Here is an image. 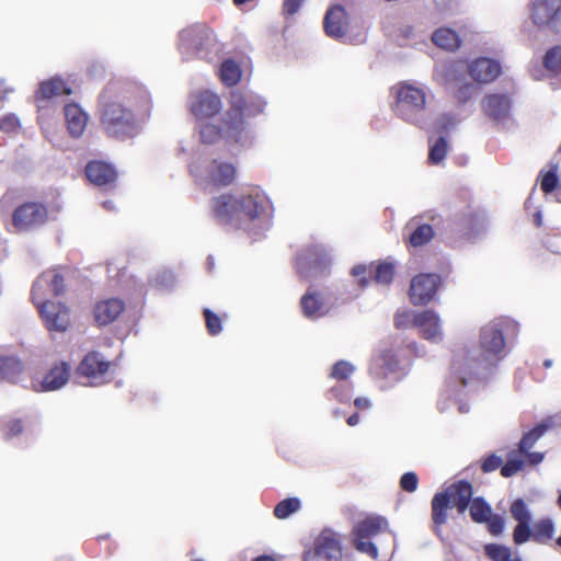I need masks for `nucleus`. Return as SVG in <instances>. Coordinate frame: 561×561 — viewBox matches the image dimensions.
Listing matches in <instances>:
<instances>
[{
    "instance_id": "nucleus-41",
    "label": "nucleus",
    "mask_w": 561,
    "mask_h": 561,
    "mask_svg": "<svg viewBox=\"0 0 561 561\" xmlns=\"http://www.w3.org/2000/svg\"><path fill=\"white\" fill-rule=\"evenodd\" d=\"M352 275L357 279L362 288L374 282V262L370 264H359L352 268Z\"/></svg>"
},
{
    "instance_id": "nucleus-52",
    "label": "nucleus",
    "mask_w": 561,
    "mask_h": 561,
    "mask_svg": "<svg viewBox=\"0 0 561 561\" xmlns=\"http://www.w3.org/2000/svg\"><path fill=\"white\" fill-rule=\"evenodd\" d=\"M413 316L408 310H399L394 313L393 322L397 329H407L412 325Z\"/></svg>"
},
{
    "instance_id": "nucleus-50",
    "label": "nucleus",
    "mask_w": 561,
    "mask_h": 561,
    "mask_svg": "<svg viewBox=\"0 0 561 561\" xmlns=\"http://www.w3.org/2000/svg\"><path fill=\"white\" fill-rule=\"evenodd\" d=\"M503 463V459L495 454L488 455L481 461V470L483 473H489L495 471L496 469H501Z\"/></svg>"
},
{
    "instance_id": "nucleus-2",
    "label": "nucleus",
    "mask_w": 561,
    "mask_h": 561,
    "mask_svg": "<svg viewBox=\"0 0 561 561\" xmlns=\"http://www.w3.org/2000/svg\"><path fill=\"white\" fill-rule=\"evenodd\" d=\"M210 207L218 225L247 231L256 220L270 216V202L259 191L239 195L221 194L211 199Z\"/></svg>"
},
{
    "instance_id": "nucleus-3",
    "label": "nucleus",
    "mask_w": 561,
    "mask_h": 561,
    "mask_svg": "<svg viewBox=\"0 0 561 561\" xmlns=\"http://www.w3.org/2000/svg\"><path fill=\"white\" fill-rule=\"evenodd\" d=\"M505 356L503 330L497 323H489L480 331L478 354L454 362L456 378L466 386L480 368L495 366Z\"/></svg>"
},
{
    "instance_id": "nucleus-34",
    "label": "nucleus",
    "mask_w": 561,
    "mask_h": 561,
    "mask_svg": "<svg viewBox=\"0 0 561 561\" xmlns=\"http://www.w3.org/2000/svg\"><path fill=\"white\" fill-rule=\"evenodd\" d=\"M22 371V364L14 357H0V380L14 381Z\"/></svg>"
},
{
    "instance_id": "nucleus-40",
    "label": "nucleus",
    "mask_w": 561,
    "mask_h": 561,
    "mask_svg": "<svg viewBox=\"0 0 561 561\" xmlns=\"http://www.w3.org/2000/svg\"><path fill=\"white\" fill-rule=\"evenodd\" d=\"M201 140L204 144L211 145L220 139L221 136H225L222 128V121L220 122V126H216L214 124H205L201 127L199 130Z\"/></svg>"
},
{
    "instance_id": "nucleus-14",
    "label": "nucleus",
    "mask_w": 561,
    "mask_h": 561,
    "mask_svg": "<svg viewBox=\"0 0 561 561\" xmlns=\"http://www.w3.org/2000/svg\"><path fill=\"white\" fill-rule=\"evenodd\" d=\"M45 328L49 332H66L71 324L70 309L61 302L38 300L35 305Z\"/></svg>"
},
{
    "instance_id": "nucleus-5",
    "label": "nucleus",
    "mask_w": 561,
    "mask_h": 561,
    "mask_svg": "<svg viewBox=\"0 0 561 561\" xmlns=\"http://www.w3.org/2000/svg\"><path fill=\"white\" fill-rule=\"evenodd\" d=\"M265 102L256 95L234 92L230 107L222 117V128L227 140L239 142L247 134L245 118L254 117L264 111Z\"/></svg>"
},
{
    "instance_id": "nucleus-42",
    "label": "nucleus",
    "mask_w": 561,
    "mask_h": 561,
    "mask_svg": "<svg viewBox=\"0 0 561 561\" xmlns=\"http://www.w3.org/2000/svg\"><path fill=\"white\" fill-rule=\"evenodd\" d=\"M300 508V501L297 497H288L280 501L274 507V515L278 519L287 518L293 513L297 512Z\"/></svg>"
},
{
    "instance_id": "nucleus-62",
    "label": "nucleus",
    "mask_w": 561,
    "mask_h": 561,
    "mask_svg": "<svg viewBox=\"0 0 561 561\" xmlns=\"http://www.w3.org/2000/svg\"><path fill=\"white\" fill-rule=\"evenodd\" d=\"M535 220H536V224H537L538 227L541 226V215H540V213L536 214Z\"/></svg>"
},
{
    "instance_id": "nucleus-6",
    "label": "nucleus",
    "mask_w": 561,
    "mask_h": 561,
    "mask_svg": "<svg viewBox=\"0 0 561 561\" xmlns=\"http://www.w3.org/2000/svg\"><path fill=\"white\" fill-rule=\"evenodd\" d=\"M389 530L388 520L381 516H367L358 522L352 530V542L356 551L367 554L371 559L378 558L377 546L373 539L379 534Z\"/></svg>"
},
{
    "instance_id": "nucleus-32",
    "label": "nucleus",
    "mask_w": 561,
    "mask_h": 561,
    "mask_svg": "<svg viewBox=\"0 0 561 561\" xmlns=\"http://www.w3.org/2000/svg\"><path fill=\"white\" fill-rule=\"evenodd\" d=\"M450 502L448 496L437 492L431 501V516L433 522V531L438 534L440 527L447 523Z\"/></svg>"
},
{
    "instance_id": "nucleus-20",
    "label": "nucleus",
    "mask_w": 561,
    "mask_h": 561,
    "mask_svg": "<svg viewBox=\"0 0 561 561\" xmlns=\"http://www.w3.org/2000/svg\"><path fill=\"white\" fill-rule=\"evenodd\" d=\"M323 28L329 37L345 36L348 28V16L344 7L335 4L328 9L323 19Z\"/></svg>"
},
{
    "instance_id": "nucleus-8",
    "label": "nucleus",
    "mask_w": 561,
    "mask_h": 561,
    "mask_svg": "<svg viewBox=\"0 0 561 561\" xmlns=\"http://www.w3.org/2000/svg\"><path fill=\"white\" fill-rule=\"evenodd\" d=\"M216 45L213 30L204 23H197L182 30L179 35V47L183 54L205 58Z\"/></svg>"
},
{
    "instance_id": "nucleus-51",
    "label": "nucleus",
    "mask_w": 561,
    "mask_h": 561,
    "mask_svg": "<svg viewBox=\"0 0 561 561\" xmlns=\"http://www.w3.org/2000/svg\"><path fill=\"white\" fill-rule=\"evenodd\" d=\"M419 485V478L416 473L410 471L405 472L400 478V488L409 493L414 492Z\"/></svg>"
},
{
    "instance_id": "nucleus-22",
    "label": "nucleus",
    "mask_w": 561,
    "mask_h": 561,
    "mask_svg": "<svg viewBox=\"0 0 561 561\" xmlns=\"http://www.w3.org/2000/svg\"><path fill=\"white\" fill-rule=\"evenodd\" d=\"M481 106L489 118L500 122L510 115L512 100L510 95L504 93H490L483 98Z\"/></svg>"
},
{
    "instance_id": "nucleus-46",
    "label": "nucleus",
    "mask_w": 561,
    "mask_h": 561,
    "mask_svg": "<svg viewBox=\"0 0 561 561\" xmlns=\"http://www.w3.org/2000/svg\"><path fill=\"white\" fill-rule=\"evenodd\" d=\"M484 551L492 561H507L511 549L499 543H489L484 547Z\"/></svg>"
},
{
    "instance_id": "nucleus-17",
    "label": "nucleus",
    "mask_w": 561,
    "mask_h": 561,
    "mask_svg": "<svg viewBox=\"0 0 561 561\" xmlns=\"http://www.w3.org/2000/svg\"><path fill=\"white\" fill-rule=\"evenodd\" d=\"M471 519L477 524H485L492 536H500L504 531L505 520L499 514H493L491 505L482 496L473 497L468 506Z\"/></svg>"
},
{
    "instance_id": "nucleus-56",
    "label": "nucleus",
    "mask_w": 561,
    "mask_h": 561,
    "mask_svg": "<svg viewBox=\"0 0 561 561\" xmlns=\"http://www.w3.org/2000/svg\"><path fill=\"white\" fill-rule=\"evenodd\" d=\"M522 454L525 455L527 462L533 466H536L543 460L542 453H537V451L531 453L528 450V451L522 453Z\"/></svg>"
},
{
    "instance_id": "nucleus-4",
    "label": "nucleus",
    "mask_w": 561,
    "mask_h": 561,
    "mask_svg": "<svg viewBox=\"0 0 561 561\" xmlns=\"http://www.w3.org/2000/svg\"><path fill=\"white\" fill-rule=\"evenodd\" d=\"M512 517L517 522L513 530V542L520 546L531 540L538 545H547L554 537L556 527L551 518L537 520L531 527L530 511L523 499H516L510 506Z\"/></svg>"
},
{
    "instance_id": "nucleus-54",
    "label": "nucleus",
    "mask_w": 561,
    "mask_h": 561,
    "mask_svg": "<svg viewBox=\"0 0 561 561\" xmlns=\"http://www.w3.org/2000/svg\"><path fill=\"white\" fill-rule=\"evenodd\" d=\"M305 0H284L282 5V13L285 18L296 14Z\"/></svg>"
},
{
    "instance_id": "nucleus-39",
    "label": "nucleus",
    "mask_w": 561,
    "mask_h": 561,
    "mask_svg": "<svg viewBox=\"0 0 561 561\" xmlns=\"http://www.w3.org/2000/svg\"><path fill=\"white\" fill-rule=\"evenodd\" d=\"M540 188L545 194H550L559 186L558 165H551L547 172H540Z\"/></svg>"
},
{
    "instance_id": "nucleus-21",
    "label": "nucleus",
    "mask_w": 561,
    "mask_h": 561,
    "mask_svg": "<svg viewBox=\"0 0 561 561\" xmlns=\"http://www.w3.org/2000/svg\"><path fill=\"white\" fill-rule=\"evenodd\" d=\"M501 72V65L488 57L477 58L468 66L469 76L478 83H491Z\"/></svg>"
},
{
    "instance_id": "nucleus-45",
    "label": "nucleus",
    "mask_w": 561,
    "mask_h": 561,
    "mask_svg": "<svg viewBox=\"0 0 561 561\" xmlns=\"http://www.w3.org/2000/svg\"><path fill=\"white\" fill-rule=\"evenodd\" d=\"M352 386L347 383H341L335 387H332L327 392V398L329 400H336L339 402L345 403L348 402L352 398Z\"/></svg>"
},
{
    "instance_id": "nucleus-60",
    "label": "nucleus",
    "mask_w": 561,
    "mask_h": 561,
    "mask_svg": "<svg viewBox=\"0 0 561 561\" xmlns=\"http://www.w3.org/2000/svg\"><path fill=\"white\" fill-rule=\"evenodd\" d=\"M252 561H276V560L272 556L263 554V556H259V557L254 558Z\"/></svg>"
},
{
    "instance_id": "nucleus-55",
    "label": "nucleus",
    "mask_w": 561,
    "mask_h": 561,
    "mask_svg": "<svg viewBox=\"0 0 561 561\" xmlns=\"http://www.w3.org/2000/svg\"><path fill=\"white\" fill-rule=\"evenodd\" d=\"M472 90H473V85L471 83L462 84L455 92V98L460 103H466V102H468L470 100L471 94H472Z\"/></svg>"
},
{
    "instance_id": "nucleus-63",
    "label": "nucleus",
    "mask_w": 561,
    "mask_h": 561,
    "mask_svg": "<svg viewBox=\"0 0 561 561\" xmlns=\"http://www.w3.org/2000/svg\"><path fill=\"white\" fill-rule=\"evenodd\" d=\"M543 366H545L546 368L551 367V366H552V360H551V359H546V360L543 362Z\"/></svg>"
},
{
    "instance_id": "nucleus-35",
    "label": "nucleus",
    "mask_w": 561,
    "mask_h": 561,
    "mask_svg": "<svg viewBox=\"0 0 561 561\" xmlns=\"http://www.w3.org/2000/svg\"><path fill=\"white\" fill-rule=\"evenodd\" d=\"M220 79L227 87L236 85L241 79L239 65L232 59L225 60L220 67Z\"/></svg>"
},
{
    "instance_id": "nucleus-31",
    "label": "nucleus",
    "mask_w": 561,
    "mask_h": 561,
    "mask_svg": "<svg viewBox=\"0 0 561 561\" xmlns=\"http://www.w3.org/2000/svg\"><path fill=\"white\" fill-rule=\"evenodd\" d=\"M71 88L61 78H50L42 81L37 91L35 92L36 101H48L56 96L70 95Z\"/></svg>"
},
{
    "instance_id": "nucleus-38",
    "label": "nucleus",
    "mask_w": 561,
    "mask_h": 561,
    "mask_svg": "<svg viewBox=\"0 0 561 561\" xmlns=\"http://www.w3.org/2000/svg\"><path fill=\"white\" fill-rule=\"evenodd\" d=\"M548 425L541 423L535 426L529 432L525 433L518 444V451L526 453L535 445V443L545 434Z\"/></svg>"
},
{
    "instance_id": "nucleus-29",
    "label": "nucleus",
    "mask_w": 561,
    "mask_h": 561,
    "mask_svg": "<svg viewBox=\"0 0 561 561\" xmlns=\"http://www.w3.org/2000/svg\"><path fill=\"white\" fill-rule=\"evenodd\" d=\"M64 115L69 135L72 138L81 137L88 125V114L77 103H68L64 107Z\"/></svg>"
},
{
    "instance_id": "nucleus-9",
    "label": "nucleus",
    "mask_w": 561,
    "mask_h": 561,
    "mask_svg": "<svg viewBox=\"0 0 561 561\" xmlns=\"http://www.w3.org/2000/svg\"><path fill=\"white\" fill-rule=\"evenodd\" d=\"M426 105V94L422 88L410 83H400L397 89L394 112L402 119L417 124Z\"/></svg>"
},
{
    "instance_id": "nucleus-53",
    "label": "nucleus",
    "mask_w": 561,
    "mask_h": 561,
    "mask_svg": "<svg viewBox=\"0 0 561 561\" xmlns=\"http://www.w3.org/2000/svg\"><path fill=\"white\" fill-rule=\"evenodd\" d=\"M20 126V122L16 116L10 114L5 115L0 119V130L3 133H13Z\"/></svg>"
},
{
    "instance_id": "nucleus-25",
    "label": "nucleus",
    "mask_w": 561,
    "mask_h": 561,
    "mask_svg": "<svg viewBox=\"0 0 561 561\" xmlns=\"http://www.w3.org/2000/svg\"><path fill=\"white\" fill-rule=\"evenodd\" d=\"M237 176V168L232 163L222 162L217 159L210 161L206 169V179L209 184L216 187L229 186Z\"/></svg>"
},
{
    "instance_id": "nucleus-48",
    "label": "nucleus",
    "mask_w": 561,
    "mask_h": 561,
    "mask_svg": "<svg viewBox=\"0 0 561 561\" xmlns=\"http://www.w3.org/2000/svg\"><path fill=\"white\" fill-rule=\"evenodd\" d=\"M203 313L205 317L207 332L210 335L219 334L222 330L221 319L219 318V316H217L209 309H204Z\"/></svg>"
},
{
    "instance_id": "nucleus-58",
    "label": "nucleus",
    "mask_w": 561,
    "mask_h": 561,
    "mask_svg": "<svg viewBox=\"0 0 561 561\" xmlns=\"http://www.w3.org/2000/svg\"><path fill=\"white\" fill-rule=\"evenodd\" d=\"M354 404L358 408V409H367L369 407V401L368 399L366 398H356L354 400Z\"/></svg>"
},
{
    "instance_id": "nucleus-57",
    "label": "nucleus",
    "mask_w": 561,
    "mask_h": 561,
    "mask_svg": "<svg viewBox=\"0 0 561 561\" xmlns=\"http://www.w3.org/2000/svg\"><path fill=\"white\" fill-rule=\"evenodd\" d=\"M13 201H14V193L7 192L0 199L1 210L8 209Z\"/></svg>"
},
{
    "instance_id": "nucleus-44",
    "label": "nucleus",
    "mask_w": 561,
    "mask_h": 561,
    "mask_svg": "<svg viewBox=\"0 0 561 561\" xmlns=\"http://www.w3.org/2000/svg\"><path fill=\"white\" fill-rule=\"evenodd\" d=\"M447 141L445 137H439L435 144L430 148L428 161L432 164L442 162L447 154Z\"/></svg>"
},
{
    "instance_id": "nucleus-61",
    "label": "nucleus",
    "mask_w": 561,
    "mask_h": 561,
    "mask_svg": "<svg viewBox=\"0 0 561 561\" xmlns=\"http://www.w3.org/2000/svg\"><path fill=\"white\" fill-rule=\"evenodd\" d=\"M388 358L392 359L393 358V355L390 354V352H385L380 355V360H382L383 363H387Z\"/></svg>"
},
{
    "instance_id": "nucleus-16",
    "label": "nucleus",
    "mask_w": 561,
    "mask_h": 561,
    "mask_svg": "<svg viewBox=\"0 0 561 561\" xmlns=\"http://www.w3.org/2000/svg\"><path fill=\"white\" fill-rule=\"evenodd\" d=\"M442 278L436 273H421L411 279L409 298L414 306L427 305L436 296Z\"/></svg>"
},
{
    "instance_id": "nucleus-19",
    "label": "nucleus",
    "mask_w": 561,
    "mask_h": 561,
    "mask_svg": "<svg viewBox=\"0 0 561 561\" xmlns=\"http://www.w3.org/2000/svg\"><path fill=\"white\" fill-rule=\"evenodd\" d=\"M47 286L54 296H59L65 293L66 285L65 278L60 273L55 271H47L42 273L34 282L31 290V298L34 305H38V300H43L44 295L42 289Z\"/></svg>"
},
{
    "instance_id": "nucleus-64",
    "label": "nucleus",
    "mask_w": 561,
    "mask_h": 561,
    "mask_svg": "<svg viewBox=\"0 0 561 561\" xmlns=\"http://www.w3.org/2000/svg\"><path fill=\"white\" fill-rule=\"evenodd\" d=\"M556 543L561 548V535L557 538Z\"/></svg>"
},
{
    "instance_id": "nucleus-33",
    "label": "nucleus",
    "mask_w": 561,
    "mask_h": 561,
    "mask_svg": "<svg viewBox=\"0 0 561 561\" xmlns=\"http://www.w3.org/2000/svg\"><path fill=\"white\" fill-rule=\"evenodd\" d=\"M433 43L447 50H455L460 46V38L458 34L447 27L436 30L432 35Z\"/></svg>"
},
{
    "instance_id": "nucleus-10",
    "label": "nucleus",
    "mask_w": 561,
    "mask_h": 561,
    "mask_svg": "<svg viewBox=\"0 0 561 561\" xmlns=\"http://www.w3.org/2000/svg\"><path fill=\"white\" fill-rule=\"evenodd\" d=\"M330 259L320 245H309L297 254L295 267L301 279L325 275L329 272Z\"/></svg>"
},
{
    "instance_id": "nucleus-15",
    "label": "nucleus",
    "mask_w": 561,
    "mask_h": 561,
    "mask_svg": "<svg viewBox=\"0 0 561 561\" xmlns=\"http://www.w3.org/2000/svg\"><path fill=\"white\" fill-rule=\"evenodd\" d=\"M70 365L67 362H57L44 373H36L32 377V388L36 392H50L62 388L70 377Z\"/></svg>"
},
{
    "instance_id": "nucleus-36",
    "label": "nucleus",
    "mask_w": 561,
    "mask_h": 561,
    "mask_svg": "<svg viewBox=\"0 0 561 561\" xmlns=\"http://www.w3.org/2000/svg\"><path fill=\"white\" fill-rule=\"evenodd\" d=\"M24 431V423L22 419L5 416L0 421V432L5 440H10Z\"/></svg>"
},
{
    "instance_id": "nucleus-47",
    "label": "nucleus",
    "mask_w": 561,
    "mask_h": 561,
    "mask_svg": "<svg viewBox=\"0 0 561 561\" xmlns=\"http://www.w3.org/2000/svg\"><path fill=\"white\" fill-rule=\"evenodd\" d=\"M354 373V366L346 360L336 362L331 370L330 377L336 380H346Z\"/></svg>"
},
{
    "instance_id": "nucleus-59",
    "label": "nucleus",
    "mask_w": 561,
    "mask_h": 561,
    "mask_svg": "<svg viewBox=\"0 0 561 561\" xmlns=\"http://www.w3.org/2000/svg\"><path fill=\"white\" fill-rule=\"evenodd\" d=\"M346 422H347V424H348L350 426H355V425H357V424H358V422H359V414H358V413H354V414H352L351 416H348V417H347Z\"/></svg>"
},
{
    "instance_id": "nucleus-13",
    "label": "nucleus",
    "mask_w": 561,
    "mask_h": 561,
    "mask_svg": "<svg viewBox=\"0 0 561 561\" xmlns=\"http://www.w3.org/2000/svg\"><path fill=\"white\" fill-rule=\"evenodd\" d=\"M49 211L46 204L30 201L20 204L12 213V226L15 231H30L48 220Z\"/></svg>"
},
{
    "instance_id": "nucleus-49",
    "label": "nucleus",
    "mask_w": 561,
    "mask_h": 561,
    "mask_svg": "<svg viewBox=\"0 0 561 561\" xmlns=\"http://www.w3.org/2000/svg\"><path fill=\"white\" fill-rule=\"evenodd\" d=\"M524 460L516 457H510L507 461L501 467V474L504 478L515 476L524 467Z\"/></svg>"
},
{
    "instance_id": "nucleus-43",
    "label": "nucleus",
    "mask_w": 561,
    "mask_h": 561,
    "mask_svg": "<svg viewBox=\"0 0 561 561\" xmlns=\"http://www.w3.org/2000/svg\"><path fill=\"white\" fill-rule=\"evenodd\" d=\"M543 65L554 75L561 73V46L557 45L547 50Z\"/></svg>"
},
{
    "instance_id": "nucleus-1",
    "label": "nucleus",
    "mask_w": 561,
    "mask_h": 561,
    "mask_svg": "<svg viewBox=\"0 0 561 561\" xmlns=\"http://www.w3.org/2000/svg\"><path fill=\"white\" fill-rule=\"evenodd\" d=\"M141 98V91L128 83H112L104 89L100 123L110 137L125 140L137 135L135 108Z\"/></svg>"
},
{
    "instance_id": "nucleus-11",
    "label": "nucleus",
    "mask_w": 561,
    "mask_h": 561,
    "mask_svg": "<svg viewBox=\"0 0 561 561\" xmlns=\"http://www.w3.org/2000/svg\"><path fill=\"white\" fill-rule=\"evenodd\" d=\"M529 18L540 31L561 33V0H535L529 5Z\"/></svg>"
},
{
    "instance_id": "nucleus-12",
    "label": "nucleus",
    "mask_w": 561,
    "mask_h": 561,
    "mask_svg": "<svg viewBox=\"0 0 561 561\" xmlns=\"http://www.w3.org/2000/svg\"><path fill=\"white\" fill-rule=\"evenodd\" d=\"M114 363L104 358L96 351L88 352L77 367L80 377L89 380L91 386H100L112 379Z\"/></svg>"
},
{
    "instance_id": "nucleus-28",
    "label": "nucleus",
    "mask_w": 561,
    "mask_h": 561,
    "mask_svg": "<svg viewBox=\"0 0 561 561\" xmlns=\"http://www.w3.org/2000/svg\"><path fill=\"white\" fill-rule=\"evenodd\" d=\"M300 308L305 318L314 320L327 313V302L323 295L312 286L300 298Z\"/></svg>"
},
{
    "instance_id": "nucleus-30",
    "label": "nucleus",
    "mask_w": 561,
    "mask_h": 561,
    "mask_svg": "<svg viewBox=\"0 0 561 561\" xmlns=\"http://www.w3.org/2000/svg\"><path fill=\"white\" fill-rule=\"evenodd\" d=\"M412 327L417 328L426 340H435L440 335L439 318L433 310L413 314Z\"/></svg>"
},
{
    "instance_id": "nucleus-26",
    "label": "nucleus",
    "mask_w": 561,
    "mask_h": 561,
    "mask_svg": "<svg viewBox=\"0 0 561 561\" xmlns=\"http://www.w3.org/2000/svg\"><path fill=\"white\" fill-rule=\"evenodd\" d=\"M442 493L448 496V501L456 507L459 514H463L473 500V486L467 480H458L451 483Z\"/></svg>"
},
{
    "instance_id": "nucleus-23",
    "label": "nucleus",
    "mask_w": 561,
    "mask_h": 561,
    "mask_svg": "<svg viewBox=\"0 0 561 561\" xmlns=\"http://www.w3.org/2000/svg\"><path fill=\"white\" fill-rule=\"evenodd\" d=\"M84 173L87 179L94 185L103 187V186H112L115 184L117 179V172L115 168L100 160H93L87 163Z\"/></svg>"
},
{
    "instance_id": "nucleus-24",
    "label": "nucleus",
    "mask_w": 561,
    "mask_h": 561,
    "mask_svg": "<svg viewBox=\"0 0 561 561\" xmlns=\"http://www.w3.org/2000/svg\"><path fill=\"white\" fill-rule=\"evenodd\" d=\"M404 231L408 232V236L404 234V242L408 247L412 248H420L427 244L435 236L433 227L428 224L421 222L419 217L411 218L407 222Z\"/></svg>"
},
{
    "instance_id": "nucleus-27",
    "label": "nucleus",
    "mask_w": 561,
    "mask_h": 561,
    "mask_svg": "<svg viewBox=\"0 0 561 561\" xmlns=\"http://www.w3.org/2000/svg\"><path fill=\"white\" fill-rule=\"evenodd\" d=\"M125 310V302L119 298H108L95 304L93 309L94 320L99 327L111 324Z\"/></svg>"
},
{
    "instance_id": "nucleus-37",
    "label": "nucleus",
    "mask_w": 561,
    "mask_h": 561,
    "mask_svg": "<svg viewBox=\"0 0 561 561\" xmlns=\"http://www.w3.org/2000/svg\"><path fill=\"white\" fill-rule=\"evenodd\" d=\"M394 276V265L391 262H374V282L389 285Z\"/></svg>"
},
{
    "instance_id": "nucleus-18",
    "label": "nucleus",
    "mask_w": 561,
    "mask_h": 561,
    "mask_svg": "<svg viewBox=\"0 0 561 561\" xmlns=\"http://www.w3.org/2000/svg\"><path fill=\"white\" fill-rule=\"evenodd\" d=\"M221 107L219 95L210 90H198L190 94L188 108L197 119L214 117L221 111Z\"/></svg>"
},
{
    "instance_id": "nucleus-7",
    "label": "nucleus",
    "mask_w": 561,
    "mask_h": 561,
    "mask_svg": "<svg viewBox=\"0 0 561 561\" xmlns=\"http://www.w3.org/2000/svg\"><path fill=\"white\" fill-rule=\"evenodd\" d=\"M302 561H345L342 536L324 528L304 551Z\"/></svg>"
}]
</instances>
